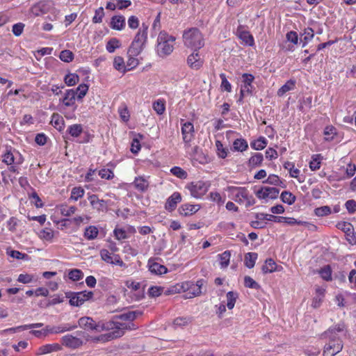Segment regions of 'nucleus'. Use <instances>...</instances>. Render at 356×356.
Returning <instances> with one entry per match:
<instances>
[{"instance_id":"a19ab883","label":"nucleus","mask_w":356,"mask_h":356,"mask_svg":"<svg viewBox=\"0 0 356 356\" xmlns=\"http://www.w3.org/2000/svg\"><path fill=\"white\" fill-rule=\"evenodd\" d=\"M314 36V30L312 28H307L304 30V33L301 35V37H303V39H300L301 41H303L302 47H305L307 43L312 40Z\"/></svg>"},{"instance_id":"37998d69","label":"nucleus","mask_w":356,"mask_h":356,"mask_svg":"<svg viewBox=\"0 0 356 356\" xmlns=\"http://www.w3.org/2000/svg\"><path fill=\"white\" fill-rule=\"evenodd\" d=\"M282 201L289 205L293 204L296 201V196L289 191H284L281 193Z\"/></svg>"},{"instance_id":"aec40b11","label":"nucleus","mask_w":356,"mask_h":356,"mask_svg":"<svg viewBox=\"0 0 356 356\" xmlns=\"http://www.w3.org/2000/svg\"><path fill=\"white\" fill-rule=\"evenodd\" d=\"M50 6L47 2L41 1L35 4L31 8V13L35 16H40L47 13L49 10Z\"/></svg>"},{"instance_id":"cd10ccee","label":"nucleus","mask_w":356,"mask_h":356,"mask_svg":"<svg viewBox=\"0 0 356 356\" xmlns=\"http://www.w3.org/2000/svg\"><path fill=\"white\" fill-rule=\"evenodd\" d=\"M258 254L256 252H248L245 255V266L248 268H252L256 260L257 259Z\"/></svg>"},{"instance_id":"603ef678","label":"nucleus","mask_w":356,"mask_h":356,"mask_svg":"<svg viewBox=\"0 0 356 356\" xmlns=\"http://www.w3.org/2000/svg\"><path fill=\"white\" fill-rule=\"evenodd\" d=\"M68 277L73 281H79L83 277V273L79 269H72L68 273Z\"/></svg>"},{"instance_id":"c03bdc74","label":"nucleus","mask_w":356,"mask_h":356,"mask_svg":"<svg viewBox=\"0 0 356 356\" xmlns=\"http://www.w3.org/2000/svg\"><path fill=\"white\" fill-rule=\"evenodd\" d=\"M79 81V77L76 74L70 73L65 75L64 78L65 83L68 86H72L76 85Z\"/></svg>"},{"instance_id":"2f4dec72","label":"nucleus","mask_w":356,"mask_h":356,"mask_svg":"<svg viewBox=\"0 0 356 356\" xmlns=\"http://www.w3.org/2000/svg\"><path fill=\"white\" fill-rule=\"evenodd\" d=\"M263 160L264 156L261 153H255L250 158L248 161V165L252 168L259 166L261 164Z\"/></svg>"},{"instance_id":"4c0bfd02","label":"nucleus","mask_w":356,"mask_h":356,"mask_svg":"<svg viewBox=\"0 0 356 356\" xmlns=\"http://www.w3.org/2000/svg\"><path fill=\"white\" fill-rule=\"evenodd\" d=\"M220 259V265L222 268H227L229 264L231 253L229 250H226L218 255Z\"/></svg>"},{"instance_id":"774afa93","label":"nucleus","mask_w":356,"mask_h":356,"mask_svg":"<svg viewBox=\"0 0 356 356\" xmlns=\"http://www.w3.org/2000/svg\"><path fill=\"white\" fill-rule=\"evenodd\" d=\"M104 16V8L102 7H99L98 9L95 10V13L94 17H92L93 23H101L102 22V19Z\"/></svg>"},{"instance_id":"7ed1b4c3","label":"nucleus","mask_w":356,"mask_h":356,"mask_svg":"<svg viewBox=\"0 0 356 356\" xmlns=\"http://www.w3.org/2000/svg\"><path fill=\"white\" fill-rule=\"evenodd\" d=\"M147 29L148 26L143 23L128 49V55L138 56L143 51L147 39Z\"/></svg>"},{"instance_id":"58836bf2","label":"nucleus","mask_w":356,"mask_h":356,"mask_svg":"<svg viewBox=\"0 0 356 356\" xmlns=\"http://www.w3.org/2000/svg\"><path fill=\"white\" fill-rule=\"evenodd\" d=\"M322 158L321 154H314L312 156V161L309 162V168L312 170L314 171L320 168Z\"/></svg>"},{"instance_id":"f704fd0d","label":"nucleus","mask_w":356,"mask_h":356,"mask_svg":"<svg viewBox=\"0 0 356 356\" xmlns=\"http://www.w3.org/2000/svg\"><path fill=\"white\" fill-rule=\"evenodd\" d=\"M248 145L245 139L238 138L233 143V148L235 151L243 152L247 149Z\"/></svg>"},{"instance_id":"5701e85b","label":"nucleus","mask_w":356,"mask_h":356,"mask_svg":"<svg viewBox=\"0 0 356 356\" xmlns=\"http://www.w3.org/2000/svg\"><path fill=\"white\" fill-rule=\"evenodd\" d=\"M149 270L151 273L156 275H162L167 273V268L161 264H159L156 262L151 263V260H149Z\"/></svg>"},{"instance_id":"dca6fc26","label":"nucleus","mask_w":356,"mask_h":356,"mask_svg":"<svg viewBox=\"0 0 356 356\" xmlns=\"http://www.w3.org/2000/svg\"><path fill=\"white\" fill-rule=\"evenodd\" d=\"M88 200L94 209L99 211H104L107 209V203L104 200L99 199L97 195H91L88 197Z\"/></svg>"},{"instance_id":"8fccbe9b","label":"nucleus","mask_w":356,"mask_h":356,"mask_svg":"<svg viewBox=\"0 0 356 356\" xmlns=\"http://www.w3.org/2000/svg\"><path fill=\"white\" fill-rule=\"evenodd\" d=\"M216 152L220 158L225 159L227 156L228 149L223 147L220 140L216 141Z\"/></svg>"},{"instance_id":"0e129e2a","label":"nucleus","mask_w":356,"mask_h":356,"mask_svg":"<svg viewBox=\"0 0 356 356\" xmlns=\"http://www.w3.org/2000/svg\"><path fill=\"white\" fill-rule=\"evenodd\" d=\"M220 77L221 79V85L220 87L222 89L227 92H231L232 90V86L230 83L227 79V77L225 74L222 73L220 74Z\"/></svg>"},{"instance_id":"f3484780","label":"nucleus","mask_w":356,"mask_h":356,"mask_svg":"<svg viewBox=\"0 0 356 356\" xmlns=\"http://www.w3.org/2000/svg\"><path fill=\"white\" fill-rule=\"evenodd\" d=\"M262 271L264 274L272 273L275 271H281L283 268L281 266L277 265L275 261L271 259H267L265 261L264 265L262 266Z\"/></svg>"},{"instance_id":"6e6552de","label":"nucleus","mask_w":356,"mask_h":356,"mask_svg":"<svg viewBox=\"0 0 356 356\" xmlns=\"http://www.w3.org/2000/svg\"><path fill=\"white\" fill-rule=\"evenodd\" d=\"M93 293L87 291L66 293V297L70 298V304L76 307L82 305L86 300L91 299Z\"/></svg>"},{"instance_id":"9b49d317","label":"nucleus","mask_w":356,"mask_h":356,"mask_svg":"<svg viewBox=\"0 0 356 356\" xmlns=\"http://www.w3.org/2000/svg\"><path fill=\"white\" fill-rule=\"evenodd\" d=\"M227 191L234 196V200L239 204H243L247 197V189L243 187L228 186Z\"/></svg>"},{"instance_id":"7c9ffc66","label":"nucleus","mask_w":356,"mask_h":356,"mask_svg":"<svg viewBox=\"0 0 356 356\" xmlns=\"http://www.w3.org/2000/svg\"><path fill=\"white\" fill-rule=\"evenodd\" d=\"M256 218L258 220H267V221H275L277 222H280L283 219V216H276L272 214H266V213H257Z\"/></svg>"},{"instance_id":"72a5a7b5","label":"nucleus","mask_w":356,"mask_h":356,"mask_svg":"<svg viewBox=\"0 0 356 356\" xmlns=\"http://www.w3.org/2000/svg\"><path fill=\"white\" fill-rule=\"evenodd\" d=\"M99 231L95 226L90 225L86 228L84 236L88 240H93L97 238Z\"/></svg>"},{"instance_id":"b1692460","label":"nucleus","mask_w":356,"mask_h":356,"mask_svg":"<svg viewBox=\"0 0 356 356\" xmlns=\"http://www.w3.org/2000/svg\"><path fill=\"white\" fill-rule=\"evenodd\" d=\"M51 124L59 131L63 130L65 122L63 118L58 113H54L51 116Z\"/></svg>"},{"instance_id":"de8ad7c7","label":"nucleus","mask_w":356,"mask_h":356,"mask_svg":"<svg viewBox=\"0 0 356 356\" xmlns=\"http://www.w3.org/2000/svg\"><path fill=\"white\" fill-rule=\"evenodd\" d=\"M76 211V207L74 206L67 207V205H61L60 207V211L63 216H70L74 214Z\"/></svg>"},{"instance_id":"5fc2aeb1","label":"nucleus","mask_w":356,"mask_h":356,"mask_svg":"<svg viewBox=\"0 0 356 356\" xmlns=\"http://www.w3.org/2000/svg\"><path fill=\"white\" fill-rule=\"evenodd\" d=\"M84 190L81 187H74L72 188L71 192L70 199L76 201L79 198H81L84 195Z\"/></svg>"},{"instance_id":"1a4fd4ad","label":"nucleus","mask_w":356,"mask_h":356,"mask_svg":"<svg viewBox=\"0 0 356 356\" xmlns=\"http://www.w3.org/2000/svg\"><path fill=\"white\" fill-rule=\"evenodd\" d=\"M77 327L76 324L65 323L59 325H47L43 329V335L47 336L49 334H60L67 331H71Z\"/></svg>"},{"instance_id":"4d7b16f0","label":"nucleus","mask_w":356,"mask_h":356,"mask_svg":"<svg viewBox=\"0 0 356 356\" xmlns=\"http://www.w3.org/2000/svg\"><path fill=\"white\" fill-rule=\"evenodd\" d=\"M244 284L246 287L250 289H259L260 288V285L250 276H245L244 277Z\"/></svg>"},{"instance_id":"4468645a","label":"nucleus","mask_w":356,"mask_h":356,"mask_svg":"<svg viewBox=\"0 0 356 356\" xmlns=\"http://www.w3.org/2000/svg\"><path fill=\"white\" fill-rule=\"evenodd\" d=\"M181 134L183 136V140L186 143H188L193 138L194 126L191 122H186L181 125Z\"/></svg>"},{"instance_id":"338daca9","label":"nucleus","mask_w":356,"mask_h":356,"mask_svg":"<svg viewBox=\"0 0 356 356\" xmlns=\"http://www.w3.org/2000/svg\"><path fill=\"white\" fill-rule=\"evenodd\" d=\"M100 256L103 261L108 264H111L113 262V254H111L108 250L102 249L100 251Z\"/></svg>"},{"instance_id":"9d476101","label":"nucleus","mask_w":356,"mask_h":356,"mask_svg":"<svg viewBox=\"0 0 356 356\" xmlns=\"http://www.w3.org/2000/svg\"><path fill=\"white\" fill-rule=\"evenodd\" d=\"M279 193L280 190L277 188L264 186L256 192V195L259 199H275L277 197Z\"/></svg>"},{"instance_id":"f8f14e48","label":"nucleus","mask_w":356,"mask_h":356,"mask_svg":"<svg viewBox=\"0 0 356 356\" xmlns=\"http://www.w3.org/2000/svg\"><path fill=\"white\" fill-rule=\"evenodd\" d=\"M237 36L246 44L252 47L254 44L253 36L249 31L244 29V27L240 25L236 30Z\"/></svg>"},{"instance_id":"ea45409f","label":"nucleus","mask_w":356,"mask_h":356,"mask_svg":"<svg viewBox=\"0 0 356 356\" xmlns=\"http://www.w3.org/2000/svg\"><path fill=\"white\" fill-rule=\"evenodd\" d=\"M227 307L229 309H232L235 305L236 299L238 298V293L234 291H229L227 295Z\"/></svg>"},{"instance_id":"49530a36","label":"nucleus","mask_w":356,"mask_h":356,"mask_svg":"<svg viewBox=\"0 0 356 356\" xmlns=\"http://www.w3.org/2000/svg\"><path fill=\"white\" fill-rule=\"evenodd\" d=\"M321 277L325 281L332 280V270L329 265L325 266L319 270Z\"/></svg>"},{"instance_id":"39448f33","label":"nucleus","mask_w":356,"mask_h":356,"mask_svg":"<svg viewBox=\"0 0 356 356\" xmlns=\"http://www.w3.org/2000/svg\"><path fill=\"white\" fill-rule=\"evenodd\" d=\"M175 37L168 35L165 31H161L157 38L156 51L160 57L170 55L174 49Z\"/></svg>"},{"instance_id":"13d9d810","label":"nucleus","mask_w":356,"mask_h":356,"mask_svg":"<svg viewBox=\"0 0 356 356\" xmlns=\"http://www.w3.org/2000/svg\"><path fill=\"white\" fill-rule=\"evenodd\" d=\"M283 219L284 220H282V221L280 222L286 223V224L290 225H306L309 224L307 222L297 220L296 219H295L293 218H287V217L283 216Z\"/></svg>"},{"instance_id":"2eb2a0df","label":"nucleus","mask_w":356,"mask_h":356,"mask_svg":"<svg viewBox=\"0 0 356 356\" xmlns=\"http://www.w3.org/2000/svg\"><path fill=\"white\" fill-rule=\"evenodd\" d=\"M181 201V194L178 192H175L167 199L165 204V209L171 212L176 209L177 204Z\"/></svg>"},{"instance_id":"09e8293b","label":"nucleus","mask_w":356,"mask_h":356,"mask_svg":"<svg viewBox=\"0 0 356 356\" xmlns=\"http://www.w3.org/2000/svg\"><path fill=\"white\" fill-rule=\"evenodd\" d=\"M153 108L156 113L159 115H162L165 110V101L162 99H158L153 103Z\"/></svg>"},{"instance_id":"79ce46f5","label":"nucleus","mask_w":356,"mask_h":356,"mask_svg":"<svg viewBox=\"0 0 356 356\" xmlns=\"http://www.w3.org/2000/svg\"><path fill=\"white\" fill-rule=\"evenodd\" d=\"M82 131L83 127L80 124L70 125L67 129V132L73 137H78Z\"/></svg>"},{"instance_id":"052dcab7","label":"nucleus","mask_w":356,"mask_h":356,"mask_svg":"<svg viewBox=\"0 0 356 356\" xmlns=\"http://www.w3.org/2000/svg\"><path fill=\"white\" fill-rule=\"evenodd\" d=\"M337 227L342 229L347 234H353V227L350 222H341L338 223Z\"/></svg>"},{"instance_id":"ddd939ff","label":"nucleus","mask_w":356,"mask_h":356,"mask_svg":"<svg viewBox=\"0 0 356 356\" xmlns=\"http://www.w3.org/2000/svg\"><path fill=\"white\" fill-rule=\"evenodd\" d=\"M203 63L204 60L201 58L197 51H194L193 53H192L188 56L187 64L191 69L196 70H199L200 67H202Z\"/></svg>"},{"instance_id":"864d4df0","label":"nucleus","mask_w":356,"mask_h":356,"mask_svg":"<svg viewBox=\"0 0 356 356\" xmlns=\"http://www.w3.org/2000/svg\"><path fill=\"white\" fill-rule=\"evenodd\" d=\"M331 209L329 206H323L314 209V213L319 217L327 216L331 213Z\"/></svg>"},{"instance_id":"412c9836","label":"nucleus","mask_w":356,"mask_h":356,"mask_svg":"<svg viewBox=\"0 0 356 356\" xmlns=\"http://www.w3.org/2000/svg\"><path fill=\"white\" fill-rule=\"evenodd\" d=\"M125 26V18L122 15H115L111 18V27L113 29L120 31Z\"/></svg>"},{"instance_id":"c756f323","label":"nucleus","mask_w":356,"mask_h":356,"mask_svg":"<svg viewBox=\"0 0 356 356\" xmlns=\"http://www.w3.org/2000/svg\"><path fill=\"white\" fill-rule=\"evenodd\" d=\"M113 67L116 70L122 73H125L127 71L124 58L121 56L115 57L113 60Z\"/></svg>"},{"instance_id":"a878e982","label":"nucleus","mask_w":356,"mask_h":356,"mask_svg":"<svg viewBox=\"0 0 356 356\" xmlns=\"http://www.w3.org/2000/svg\"><path fill=\"white\" fill-rule=\"evenodd\" d=\"M61 350V346L58 343L46 344L39 348V354H47Z\"/></svg>"},{"instance_id":"a18cd8bd","label":"nucleus","mask_w":356,"mask_h":356,"mask_svg":"<svg viewBox=\"0 0 356 356\" xmlns=\"http://www.w3.org/2000/svg\"><path fill=\"white\" fill-rule=\"evenodd\" d=\"M118 113L123 122H127L129 120L130 115L126 104H123L119 107Z\"/></svg>"},{"instance_id":"423d86ee","label":"nucleus","mask_w":356,"mask_h":356,"mask_svg":"<svg viewBox=\"0 0 356 356\" xmlns=\"http://www.w3.org/2000/svg\"><path fill=\"white\" fill-rule=\"evenodd\" d=\"M210 184L208 181L202 180L192 181L186 186L191 195L195 198L202 197L209 190Z\"/></svg>"},{"instance_id":"473e14b6","label":"nucleus","mask_w":356,"mask_h":356,"mask_svg":"<svg viewBox=\"0 0 356 356\" xmlns=\"http://www.w3.org/2000/svg\"><path fill=\"white\" fill-rule=\"evenodd\" d=\"M120 41L115 38H113L107 42L106 49L109 53H113L115 49L120 48Z\"/></svg>"},{"instance_id":"c85d7f7f","label":"nucleus","mask_w":356,"mask_h":356,"mask_svg":"<svg viewBox=\"0 0 356 356\" xmlns=\"http://www.w3.org/2000/svg\"><path fill=\"white\" fill-rule=\"evenodd\" d=\"M133 184L138 191L141 192L146 191L149 185L147 181L140 177H136Z\"/></svg>"},{"instance_id":"f03ea898","label":"nucleus","mask_w":356,"mask_h":356,"mask_svg":"<svg viewBox=\"0 0 356 356\" xmlns=\"http://www.w3.org/2000/svg\"><path fill=\"white\" fill-rule=\"evenodd\" d=\"M346 326L343 322L330 327L324 332V337L329 341L325 345L323 356H334L342 350L343 346L341 338L346 336Z\"/></svg>"},{"instance_id":"4be33fe9","label":"nucleus","mask_w":356,"mask_h":356,"mask_svg":"<svg viewBox=\"0 0 356 356\" xmlns=\"http://www.w3.org/2000/svg\"><path fill=\"white\" fill-rule=\"evenodd\" d=\"M182 288L184 289V290H186L188 291L187 295L189 296H187V298H191L194 296H198L202 293L201 290L199 289V287L194 285V283L186 282L184 284Z\"/></svg>"},{"instance_id":"c9c22d12","label":"nucleus","mask_w":356,"mask_h":356,"mask_svg":"<svg viewBox=\"0 0 356 356\" xmlns=\"http://www.w3.org/2000/svg\"><path fill=\"white\" fill-rule=\"evenodd\" d=\"M267 145V140L264 137H260L250 143L252 148L256 150H261Z\"/></svg>"},{"instance_id":"6ab92c4d","label":"nucleus","mask_w":356,"mask_h":356,"mask_svg":"<svg viewBox=\"0 0 356 356\" xmlns=\"http://www.w3.org/2000/svg\"><path fill=\"white\" fill-rule=\"evenodd\" d=\"M200 209L197 204H184L178 209L181 216H188L196 213Z\"/></svg>"},{"instance_id":"e2e57ef3","label":"nucleus","mask_w":356,"mask_h":356,"mask_svg":"<svg viewBox=\"0 0 356 356\" xmlns=\"http://www.w3.org/2000/svg\"><path fill=\"white\" fill-rule=\"evenodd\" d=\"M336 128L333 126H327L325 127L324 130V134L325 136V140H331L333 139L334 136L336 135Z\"/></svg>"},{"instance_id":"680f3d73","label":"nucleus","mask_w":356,"mask_h":356,"mask_svg":"<svg viewBox=\"0 0 356 356\" xmlns=\"http://www.w3.org/2000/svg\"><path fill=\"white\" fill-rule=\"evenodd\" d=\"M137 56H131V55H128V60L127 62V67H128V69H127V70H130L131 69H134L136 67H137L139 64V60L138 58H136Z\"/></svg>"},{"instance_id":"6e6d98bb","label":"nucleus","mask_w":356,"mask_h":356,"mask_svg":"<svg viewBox=\"0 0 356 356\" xmlns=\"http://www.w3.org/2000/svg\"><path fill=\"white\" fill-rule=\"evenodd\" d=\"M59 58L62 61L70 63L73 60L74 54L70 50H63L60 52Z\"/></svg>"},{"instance_id":"393cba45","label":"nucleus","mask_w":356,"mask_h":356,"mask_svg":"<svg viewBox=\"0 0 356 356\" xmlns=\"http://www.w3.org/2000/svg\"><path fill=\"white\" fill-rule=\"evenodd\" d=\"M243 85L241 86V89L246 90L247 94L251 93V89L252 88V83L254 81V77L251 74H243L242 75Z\"/></svg>"},{"instance_id":"bf43d9fd","label":"nucleus","mask_w":356,"mask_h":356,"mask_svg":"<svg viewBox=\"0 0 356 356\" xmlns=\"http://www.w3.org/2000/svg\"><path fill=\"white\" fill-rule=\"evenodd\" d=\"M88 90V86L86 84H80L76 89V95L77 94V99H81L86 95Z\"/></svg>"},{"instance_id":"f257e3e1","label":"nucleus","mask_w":356,"mask_h":356,"mask_svg":"<svg viewBox=\"0 0 356 356\" xmlns=\"http://www.w3.org/2000/svg\"><path fill=\"white\" fill-rule=\"evenodd\" d=\"M79 327L87 330L100 332L104 330H111L106 334V340H111L122 337L124 334V330L127 328L125 324L120 323L115 321L96 323L90 317H81L79 319Z\"/></svg>"},{"instance_id":"3c124183","label":"nucleus","mask_w":356,"mask_h":356,"mask_svg":"<svg viewBox=\"0 0 356 356\" xmlns=\"http://www.w3.org/2000/svg\"><path fill=\"white\" fill-rule=\"evenodd\" d=\"M39 236L43 240L50 241L54 238V231L50 228H44L40 232Z\"/></svg>"},{"instance_id":"20e7f679","label":"nucleus","mask_w":356,"mask_h":356,"mask_svg":"<svg viewBox=\"0 0 356 356\" xmlns=\"http://www.w3.org/2000/svg\"><path fill=\"white\" fill-rule=\"evenodd\" d=\"M184 43L186 47L198 51L204 46V39L202 33L197 28H191L183 34Z\"/></svg>"},{"instance_id":"69168bd1","label":"nucleus","mask_w":356,"mask_h":356,"mask_svg":"<svg viewBox=\"0 0 356 356\" xmlns=\"http://www.w3.org/2000/svg\"><path fill=\"white\" fill-rule=\"evenodd\" d=\"M170 172L172 173V175H174L175 176H176L180 179H185L187 176L186 172L185 170H184L182 168H181L180 167H177V166L173 167L170 170Z\"/></svg>"},{"instance_id":"a211bd4d","label":"nucleus","mask_w":356,"mask_h":356,"mask_svg":"<svg viewBox=\"0 0 356 356\" xmlns=\"http://www.w3.org/2000/svg\"><path fill=\"white\" fill-rule=\"evenodd\" d=\"M75 99H76V91L73 89L67 90L64 94V97L62 99V102L66 106H74V111L76 109V106H75Z\"/></svg>"},{"instance_id":"0eeeda50","label":"nucleus","mask_w":356,"mask_h":356,"mask_svg":"<svg viewBox=\"0 0 356 356\" xmlns=\"http://www.w3.org/2000/svg\"><path fill=\"white\" fill-rule=\"evenodd\" d=\"M84 334L85 333L82 331H78L76 332V336L70 334H66L61 338V344L71 349L79 348L83 344V340L82 337H84Z\"/></svg>"},{"instance_id":"e433bc0d","label":"nucleus","mask_w":356,"mask_h":356,"mask_svg":"<svg viewBox=\"0 0 356 356\" xmlns=\"http://www.w3.org/2000/svg\"><path fill=\"white\" fill-rule=\"evenodd\" d=\"M296 81L293 80H289L285 84H284L277 91L279 96H282L286 92L291 90L295 87Z\"/></svg>"},{"instance_id":"bb28decb","label":"nucleus","mask_w":356,"mask_h":356,"mask_svg":"<svg viewBox=\"0 0 356 356\" xmlns=\"http://www.w3.org/2000/svg\"><path fill=\"white\" fill-rule=\"evenodd\" d=\"M142 314V312L139 311H129L128 312L122 314L120 315L115 316L114 318L123 320L133 321L136 318L137 316Z\"/></svg>"}]
</instances>
